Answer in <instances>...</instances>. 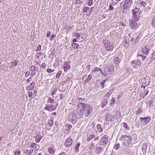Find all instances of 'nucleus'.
<instances>
[{
  "instance_id": "f257e3e1",
  "label": "nucleus",
  "mask_w": 155,
  "mask_h": 155,
  "mask_svg": "<svg viewBox=\"0 0 155 155\" xmlns=\"http://www.w3.org/2000/svg\"><path fill=\"white\" fill-rule=\"evenodd\" d=\"M137 58L135 60H133L131 62V64L134 68H136L137 65H141L142 61L145 60L147 57L143 55L142 54H137Z\"/></svg>"
},
{
  "instance_id": "f03ea898",
  "label": "nucleus",
  "mask_w": 155,
  "mask_h": 155,
  "mask_svg": "<svg viewBox=\"0 0 155 155\" xmlns=\"http://www.w3.org/2000/svg\"><path fill=\"white\" fill-rule=\"evenodd\" d=\"M139 19L132 18V19L130 20L129 25L132 29H136L139 27L140 24L138 21Z\"/></svg>"
},
{
  "instance_id": "7ed1b4c3",
  "label": "nucleus",
  "mask_w": 155,
  "mask_h": 155,
  "mask_svg": "<svg viewBox=\"0 0 155 155\" xmlns=\"http://www.w3.org/2000/svg\"><path fill=\"white\" fill-rule=\"evenodd\" d=\"M85 103H80L78 104L77 107V113L80 116V117H83L84 115L85 107Z\"/></svg>"
},
{
  "instance_id": "20e7f679",
  "label": "nucleus",
  "mask_w": 155,
  "mask_h": 155,
  "mask_svg": "<svg viewBox=\"0 0 155 155\" xmlns=\"http://www.w3.org/2000/svg\"><path fill=\"white\" fill-rule=\"evenodd\" d=\"M120 138L124 141V143L125 144V145L127 146V144L129 145L131 143L132 137L131 136L127 135H122Z\"/></svg>"
},
{
  "instance_id": "39448f33",
  "label": "nucleus",
  "mask_w": 155,
  "mask_h": 155,
  "mask_svg": "<svg viewBox=\"0 0 155 155\" xmlns=\"http://www.w3.org/2000/svg\"><path fill=\"white\" fill-rule=\"evenodd\" d=\"M139 9L137 7H135L132 10V17L136 19H139L140 15V12L139 11Z\"/></svg>"
},
{
  "instance_id": "423d86ee",
  "label": "nucleus",
  "mask_w": 155,
  "mask_h": 155,
  "mask_svg": "<svg viewBox=\"0 0 155 155\" xmlns=\"http://www.w3.org/2000/svg\"><path fill=\"white\" fill-rule=\"evenodd\" d=\"M133 1L132 0H129L125 1L124 4L122 5V2L120 3V8L124 9H127L129 8L131 6Z\"/></svg>"
},
{
  "instance_id": "0eeeda50",
  "label": "nucleus",
  "mask_w": 155,
  "mask_h": 155,
  "mask_svg": "<svg viewBox=\"0 0 155 155\" xmlns=\"http://www.w3.org/2000/svg\"><path fill=\"white\" fill-rule=\"evenodd\" d=\"M68 119L72 124H75L77 121L75 114L73 112H71L68 116Z\"/></svg>"
},
{
  "instance_id": "6e6552de",
  "label": "nucleus",
  "mask_w": 155,
  "mask_h": 155,
  "mask_svg": "<svg viewBox=\"0 0 155 155\" xmlns=\"http://www.w3.org/2000/svg\"><path fill=\"white\" fill-rule=\"evenodd\" d=\"M85 107L84 108L85 111V116L86 117H88L89 116L91 112L92 109L91 106L88 104H85Z\"/></svg>"
},
{
  "instance_id": "1a4fd4ad",
  "label": "nucleus",
  "mask_w": 155,
  "mask_h": 155,
  "mask_svg": "<svg viewBox=\"0 0 155 155\" xmlns=\"http://www.w3.org/2000/svg\"><path fill=\"white\" fill-rule=\"evenodd\" d=\"M140 119L141 120V124L142 126H145L150 122L151 118L150 117H147L143 118L140 117Z\"/></svg>"
},
{
  "instance_id": "9d476101",
  "label": "nucleus",
  "mask_w": 155,
  "mask_h": 155,
  "mask_svg": "<svg viewBox=\"0 0 155 155\" xmlns=\"http://www.w3.org/2000/svg\"><path fill=\"white\" fill-rule=\"evenodd\" d=\"M108 141V137L107 135H104L99 142V144L101 145H104L107 144Z\"/></svg>"
},
{
  "instance_id": "9b49d317",
  "label": "nucleus",
  "mask_w": 155,
  "mask_h": 155,
  "mask_svg": "<svg viewBox=\"0 0 155 155\" xmlns=\"http://www.w3.org/2000/svg\"><path fill=\"white\" fill-rule=\"evenodd\" d=\"M114 71V67L113 66L105 67L104 68V71L105 73L107 74H111Z\"/></svg>"
},
{
  "instance_id": "f8f14e48",
  "label": "nucleus",
  "mask_w": 155,
  "mask_h": 155,
  "mask_svg": "<svg viewBox=\"0 0 155 155\" xmlns=\"http://www.w3.org/2000/svg\"><path fill=\"white\" fill-rule=\"evenodd\" d=\"M150 48V47L147 45H144L143 46L141 49V51L142 53L147 55L146 56H148L147 55L149 52Z\"/></svg>"
},
{
  "instance_id": "ddd939ff",
  "label": "nucleus",
  "mask_w": 155,
  "mask_h": 155,
  "mask_svg": "<svg viewBox=\"0 0 155 155\" xmlns=\"http://www.w3.org/2000/svg\"><path fill=\"white\" fill-rule=\"evenodd\" d=\"M105 47L106 49L108 51H111L114 48L112 44L108 41H107L105 43Z\"/></svg>"
},
{
  "instance_id": "4468645a",
  "label": "nucleus",
  "mask_w": 155,
  "mask_h": 155,
  "mask_svg": "<svg viewBox=\"0 0 155 155\" xmlns=\"http://www.w3.org/2000/svg\"><path fill=\"white\" fill-rule=\"evenodd\" d=\"M73 142V140L70 137H69L65 140V146L66 147H69L72 144Z\"/></svg>"
},
{
  "instance_id": "2eb2a0df",
  "label": "nucleus",
  "mask_w": 155,
  "mask_h": 155,
  "mask_svg": "<svg viewBox=\"0 0 155 155\" xmlns=\"http://www.w3.org/2000/svg\"><path fill=\"white\" fill-rule=\"evenodd\" d=\"M55 108V107H54L52 104H46L45 107V110H47L48 111H50L54 110Z\"/></svg>"
},
{
  "instance_id": "dca6fc26",
  "label": "nucleus",
  "mask_w": 155,
  "mask_h": 155,
  "mask_svg": "<svg viewBox=\"0 0 155 155\" xmlns=\"http://www.w3.org/2000/svg\"><path fill=\"white\" fill-rule=\"evenodd\" d=\"M114 116H113L111 114L108 113L106 116L105 120L108 122L113 121V120L114 118Z\"/></svg>"
},
{
  "instance_id": "f3484780",
  "label": "nucleus",
  "mask_w": 155,
  "mask_h": 155,
  "mask_svg": "<svg viewBox=\"0 0 155 155\" xmlns=\"http://www.w3.org/2000/svg\"><path fill=\"white\" fill-rule=\"evenodd\" d=\"M147 57L146 58L147 61H149L150 59H151V60L155 59V51L153 53L150 54L149 56Z\"/></svg>"
},
{
  "instance_id": "a211bd4d",
  "label": "nucleus",
  "mask_w": 155,
  "mask_h": 155,
  "mask_svg": "<svg viewBox=\"0 0 155 155\" xmlns=\"http://www.w3.org/2000/svg\"><path fill=\"white\" fill-rule=\"evenodd\" d=\"M81 145V143L79 142H78L75 145L74 148L76 152H78L79 151V147Z\"/></svg>"
},
{
  "instance_id": "6ab92c4d",
  "label": "nucleus",
  "mask_w": 155,
  "mask_h": 155,
  "mask_svg": "<svg viewBox=\"0 0 155 155\" xmlns=\"http://www.w3.org/2000/svg\"><path fill=\"white\" fill-rule=\"evenodd\" d=\"M33 151V150L32 149H30L29 150L28 149H25L24 150V152L27 155H31L32 154Z\"/></svg>"
},
{
  "instance_id": "aec40b11",
  "label": "nucleus",
  "mask_w": 155,
  "mask_h": 155,
  "mask_svg": "<svg viewBox=\"0 0 155 155\" xmlns=\"http://www.w3.org/2000/svg\"><path fill=\"white\" fill-rule=\"evenodd\" d=\"M103 150V149L101 147H96L95 150V151L96 153L99 154Z\"/></svg>"
},
{
  "instance_id": "412c9836",
  "label": "nucleus",
  "mask_w": 155,
  "mask_h": 155,
  "mask_svg": "<svg viewBox=\"0 0 155 155\" xmlns=\"http://www.w3.org/2000/svg\"><path fill=\"white\" fill-rule=\"evenodd\" d=\"M35 83L34 82L31 83L29 85V86L27 87V89L28 90H31L33 87L35 85Z\"/></svg>"
},
{
  "instance_id": "4be33fe9",
  "label": "nucleus",
  "mask_w": 155,
  "mask_h": 155,
  "mask_svg": "<svg viewBox=\"0 0 155 155\" xmlns=\"http://www.w3.org/2000/svg\"><path fill=\"white\" fill-rule=\"evenodd\" d=\"M64 64H65V66L64 67V70L66 72L67 70L70 68L71 66L69 64H68L67 62H65Z\"/></svg>"
},
{
  "instance_id": "5701e85b",
  "label": "nucleus",
  "mask_w": 155,
  "mask_h": 155,
  "mask_svg": "<svg viewBox=\"0 0 155 155\" xmlns=\"http://www.w3.org/2000/svg\"><path fill=\"white\" fill-rule=\"evenodd\" d=\"M95 136V134H92L89 136L87 138V142L91 141L92 139L94 138Z\"/></svg>"
},
{
  "instance_id": "b1692460",
  "label": "nucleus",
  "mask_w": 155,
  "mask_h": 155,
  "mask_svg": "<svg viewBox=\"0 0 155 155\" xmlns=\"http://www.w3.org/2000/svg\"><path fill=\"white\" fill-rule=\"evenodd\" d=\"M97 71H100V72L101 74H103V73L102 72V70L99 68L95 67L94 68L93 70L92 71V72H96Z\"/></svg>"
},
{
  "instance_id": "393cba45",
  "label": "nucleus",
  "mask_w": 155,
  "mask_h": 155,
  "mask_svg": "<svg viewBox=\"0 0 155 155\" xmlns=\"http://www.w3.org/2000/svg\"><path fill=\"white\" fill-rule=\"evenodd\" d=\"M41 136L40 135H37L36 137L35 141L37 143H38L41 139Z\"/></svg>"
},
{
  "instance_id": "a878e982",
  "label": "nucleus",
  "mask_w": 155,
  "mask_h": 155,
  "mask_svg": "<svg viewBox=\"0 0 155 155\" xmlns=\"http://www.w3.org/2000/svg\"><path fill=\"white\" fill-rule=\"evenodd\" d=\"M97 128L98 131L99 132H101L102 131L103 129L101 127V124H97Z\"/></svg>"
},
{
  "instance_id": "bb28decb",
  "label": "nucleus",
  "mask_w": 155,
  "mask_h": 155,
  "mask_svg": "<svg viewBox=\"0 0 155 155\" xmlns=\"http://www.w3.org/2000/svg\"><path fill=\"white\" fill-rule=\"evenodd\" d=\"M120 61V60L118 57H116L114 60V62L116 64H118Z\"/></svg>"
},
{
  "instance_id": "cd10ccee",
  "label": "nucleus",
  "mask_w": 155,
  "mask_h": 155,
  "mask_svg": "<svg viewBox=\"0 0 155 155\" xmlns=\"http://www.w3.org/2000/svg\"><path fill=\"white\" fill-rule=\"evenodd\" d=\"M54 149L51 147L48 148V151L51 154H54Z\"/></svg>"
},
{
  "instance_id": "c85d7f7f",
  "label": "nucleus",
  "mask_w": 155,
  "mask_h": 155,
  "mask_svg": "<svg viewBox=\"0 0 155 155\" xmlns=\"http://www.w3.org/2000/svg\"><path fill=\"white\" fill-rule=\"evenodd\" d=\"M107 81V79H105L101 83V88H103L105 87V82Z\"/></svg>"
},
{
  "instance_id": "c756f323",
  "label": "nucleus",
  "mask_w": 155,
  "mask_h": 155,
  "mask_svg": "<svg viewBox=\"0 0 155 155\" xmlns=\"http://www.w3.org/2000/svg\"><path fill=\"white\" fill-rule=\"evenodd\" d=\"M35 146V148H36L37 147V146L38 147L39 145L36 144L35 143H32L31 144V148L34 147ZM27 147L30 148L31 147H29V146H28Z\"/></svg>"
},
{
  "instance_id": "7c9ffc66",
  "label": "nucleus",
  "mask_w": 155,
  "mask_h": 155,
  "mask_svg": "<svg viewBox=\"0 0 155 155\" xmlns=\"http://www.w3.org/2000/svg\"><path fill=\"white\" fill-rule=\"evenodd\" d=\"M107 104V101L106 100H105L101 104V107H104Z\"/></svg>"
},
{
  "instance_id": "2f4dec72",
  "label": "nucleus",
  "mask_w": 155,
  "mask_h": 155,
  "mask_svg": "<svg viewBox=\"0 0 155 155\" xmlns=\"http://www.w3.org/2000/svg\"><path fill=\"white\" fill-rule=\"evenodd\" d=\"M116 101L115 98H113L111 99L110 101V105L113 106V105L114 104Z\"/></svg>"
},
{
  "instance_id": "473e14b6",
  "label": "nucleus",
  "mask_w": 155,
  "mask_h": 155,
  "mask_svg": "<svg viewBox=\"0 0 155 155\" xmlns=\"http://www.w3.org/2000/svg\"><path fill=\"white\" fill-rule=\"evenodd\" d=\"M57 90V87H55L53 88L52 92L51 93L52 95H54L56 94Z\"/></svg>"
},
{
  "instance_id": "72a5a7b5",
  "label": "nucleus",
  "mask_w": 155,
  "mask_h": 155,
  "mask_svg": "<svg viewBox=\"0 0 155 155\" xmlns=\"http://www.w3.org/2000/svg\"><path fill=\"white\" fill-rule=\"evenodd\" d=\"M151 25L153 28H155V18H154L151 21Z\"/></svg>"
},
{
  "instance_id": "f704fd0d",
  "label": "nucleus",
  "mask_w": 155,
  "mask_h": 155,
  "mask_svg": "<svg viewBox=\"0 0 155 155\" xmlns=\"http://www.w3.org/2000/svg\"><path fill=\"white\" fill-rule=\"evenodd\" d=\"M123 127L126 129L128 130L129 129V127L128 126L127 124L125 123H123Z\"/></svg>"
},
{
  "instance_id": "c9c22d12",
  "label": "nucleus",
  "mask_w": 155,
  "mask_h": 155,
  "mask_svg": "<svg viewBox=\"0 0 155 155\" xmlns=\"http://www.w3.org/2000/svg\"><path fill=\"white\" fill-rule=\"evenodd\" d=\"M35 66L34 65H32L29 68V70L30 71H34L35 70Z\"/></svg>"
},
{
  "instance_id": "e433bc0d",
  "label": "nucleus",
  "mask_w": 155,
  "mask_h": 155,
  "mask_svg": "<svg viewBox=\"0 0 155 155\" xmlns=\"http://www.w3.org/2000/svg\"><path fill=\"white\" fill-rule=\"evenodd\" d=\"M93 0H88V5L89 6H91L93 5Z\"/></svg>"
},
{
  "instance_id": "4c0bfd02",
  "label": "nucleus",
  "mask_w": 155,
  "mask_h": 155,
  "mask_svg": "<svg viewBox=\"0 0 155 155\" xmlns=\"http://www.w3.org/2000/svg\"><path fill=\"white\" fill-rule=\"evenodd\" d=\"M30 74V71H27L25 74V76L26 78H27Z\"/></svg>"
},
{
  "instance_id": "58836bf2",
  "label": "nucleus",
  "mask_w": 155,
  "mask_h": 155,
  "mask_svg": "<svg viewBox=\"0 0 155 155\" xmlns=\"http://www.w3.org/2000/svg\"><path fill=\"white\" fill-rule=\"evenodd\" d=\"M41 47L40 45H38L36 48V51H40L41 50Z\"/></svg>"
},
{
  "instance_id": "ea45409f",
  "label": "nucleus",
  "mask_w": 155,
  "mask_h": 155,
  "mask_svg": "<svg viewBox=\"0 0 155 155\" xmlns=\"http://www.w3.org/2000/svg\"><path fill=\"white\" fill-rule=\"evenodd\" d=\"M32 79V78L31 77H30L28 79H27L26 80V84H28L29 83Z\"/></svg>"
},
{
  "instance_id": "a19ab883",
  "label": "nucleus",
  "mask_w": 155,
  "mask_h": 155,
  "mask_svg": "<svg viewBox=\"0 0 155 155\" xmlns=\"http://www.w3.org/2000/svg\"><path fill=\"white\" fill-rule=\"evenodd\" d=\"M61 72H62L61 71H60L58 72V73L56 75V78H58L60 77L61 74Z\"/></svg>"
},
{
  "instance_id": "79ce46f5",
  "label": "nucleus",
  "mask_w": 155,
  "mask_h": 155,
  "mask_svg": "<svg viewBox=\"0 0 155 155\" xmlns=\"http://www.w3.org/2000/svg\"><path fill=\"white\" fill-rule=\"evenodd\" d=\"M28 97H32L33 96V93L31 91H28Z\"/></svg>"
},
{
  "instance_id": "37998d69",
  "label": "nucleus",
  "mask_w": 155,
  "mask_h": 155,
  "mask_svg": "<svg viewBox=\"0 0 155 155\" xmlns=\"http://www.w3.org/2000/svg\"><path fill=\"white\" fill-rule=\"evenodd\" d=\"M120 147V144L119 143H117L114 146V148L116 150H117Z\"/></svg>"
},
{
  "instance_id": "c03bdc74",
  "label": "nucleus",
  "mask_w": 155,
  "mask_h": 155,
  "mask_svg": "<svg viewBox=\"0 0 155 155\" xmlns=\"http://www.w3.org/2000/svg\"><path fill=\"white\" fill-rule=\"evenodd\" d=\"M94 145L92 143H91L90 146H89V148H88V149L89 150H91L93 149L94 147Z\"/></svg>"
},
{
  "instance_id": "a18cd8bd",
  "label": "nucleus",
  "mask_w": 155,
  "mask_h": 155,
  "mask_svg": "<svg viewBox=\"0 0 155 155\" xmlns=\"http://www.w3.org/2000/svg\"><path fill=\"white\" fill-rule=\"evenodd\" d=\"M125 43H129L130 42V40L128 37L126 36L125 37Z\"/></svg>"
},
{
  "instance_id": "49530a36",
  "label": "nucleus",
  "mask_w": 155,
  "mask_h": 155,
  "mask_svg": "<svg viewBox=\"0 0 155 155\" xmlns=\"http://www.w3.org/2000/svg\"><path fill=\"white\" fill-rule=\"evenodd\" d=\"M21 154V151L19 150L16 151L15 152V155H20Z\"/></svg>"
},
{
  "instance_id": "de8ad7c7",
  "label": "nucleus",
  "mask_w": 155,
  "mask_h": 155,
  "mask_svg": "<svg viewBox=\"0 0 155 155\" xmlns=\"http://www.w3.org/2000/svg\"><path fill=\"white\" fill-rule=\"evenodd\" d=\"M68 128L67 129V130H69L71 128H72V125L69 124L67 125Z\"/></svg>"
},
{
  "instance_id": "09e8293b",
  "label": "nucleus",
  "mask_w": 155,
  "mask_h": 155,
  "mask_svg": "<svg viewBox=\"0 0 155 155\" xmlns=\"http://www.w3.org/2000/svg\"><path fill=\"white\" fill-rule=\"evenodd\" d=\"M74 45L73 48H78V47L79 46V45L77 43H73Z\"/></svg>"
},
{
  "instance_id": "8fccbe9b",
  "label": "nucleus",
  "mask_w": 155,
  "mask_h": 155,
  "mask_svg": "<svg viewBox=\"0 0 155 155\" xmlns=\"http://www.w3.org/2000/svg\"><path fill=\"white\" fill-rule=\"evenodd\" d=\"M92 76L91 74L89 75L87 78V80L89 81L92 78Z\"/></svg>"
},
{
  "instance_id": "3c124183",
  "label": "nucleus",
  "mask_w": 155,
  "mask_h": 155,
  "mask_svg": "<svg viewBox=\"0 0 155 155\" xmlns=\"http://www.w3.org/2000/svg\"><path fill=\"white\" fill-rule=\"evenodd\" d=\"M141 5L144 7L146 5V3L145 2H143L141 3Z\"/></svg>"
},
{
  "instance_id": "603ef678",
  "label": "nucleus",
  "mask_w": 155,
  "mask_h": 155,
  "mask_svg": "<svg viewBox=\"0 0 155 155\" xmlns=\"http://www.w3.org/2000/svg\"><path fill=\"white\" fill-rule=\"evenodd\" d=\"M89 9V7H86L83 8V10L84 12H86Z\"/></svg>"
},
{
  "instance_id": "864d4df0",
  "label": "nucleus",
  "mask_w": 155,
  "mask_h": 155,
  "mask_svg": "<svg viewBox=\"0 0 155 155\" xmlns=\"http://www.w3.org/2000/svg\"><path fill=\"white\" fill-rule=\"evenodd\" d=\"M147 148V147L146 146V145L144 146L143 145L142 147V151H144L145 150H146Z\"/></svg>"
},
{
  "instance_id": "5fc2aeb1",
  "label": "nucleus",
  "mask_w": 155,
  "mask_h": 155,
  "mask_svg": "<svg viewBox=\"0 0 155 155\" xmlns=\"http://www.w3.org/2000/svg\"><path fill=\"white\" fill-rule=\"evenodd\" d=\"M35 74H36V72H31V74H30V75L31 76V77L35 75Z\"/></svg>"
},
{
  "instance_id": "6e6d98bb",
  "label": "nucleus",
  "mask_w": 155,
  "mask_h": 155,
  "mask_svg": "<svg viewBox=\"0 0 155 155\" xmlns=\"http://www.w3.org/2000/svg\"><path fill=\"white\" fill-rule=\"evenodd\" d=\"M109 8L110 11H113L114 10L113 7L111 5L109 6Z\"/></svg>"
},
{
  "instance_id": "4d7b16f0",
  "label": "nucleus",
  "mask_w": 155,
  "mask_h": 155,
  "mask_svg": "<svg viewBox=\"0 0 155 155\" xmlns=\"http://www.w3.org/2000/svg\"><path fill=\"white\" fill-rule=\"evenodd\" d=\"M46 66L45 64V63H43L41 65V67L42 68H45Z\"/></svg>"
},
{
  "instance_id": "13d9d810",
  "label": "nucleus",
  "mask_w": 155,
  "mask_h": 155,
  "mask_svg": "<svg viewBox=\"0 0 155 155\" xmlns=\"http://www.w3.org/2000/svg\"><path fill=\"white\" fill-rule=\"evenodd\" d=\"M123 13L124 14H126L127 13V9H123Z\"/></svg>"
},
{
  "instance_id": "bf43d9fd",
  "label": "nucleus",
  "mask_w": 155,
  "mask_h": 155,
  "mask_svg": "<svg viewBox=\"0 0 155 155\" xmlns=\"http://www.w3.org/2000/svg\"><path fill=\"white\" fill-rule=\"evenodd\" d=\"M47 71L48 73H51V69L50 68H48L47 70Z\"/></svg>"
},
{
  "instance_id": "052dcab7",
  "label": "nucleus",
  "mask_w": 155,
  "mask_h": 155,
  "mask_svg": "<svg viewBox=\"0 0 155 155\" xmlns=\"http://www.w3.org/2000/svg\"><path fill=\"white\" fill-rule=\"evenodd\" d=\"M60 99H62L64 97L63 94H61L60 95Z\"/></svg>"
},
{
  "instance_id": "680f3d73",
  "label": "nucleus",
  "mask_w": 155,
  "mask_h": 155,
  "mask_svg": "<svg viewBox=\"0 0 155 155\" xmlns=\"http://www.w3.org/2000/svg\"><path fill=\"white\" fill-rule=\"evenodd\" d=\"M51 35V32L50 31H49V32H48L47 34V37H49Z\"/></svg>"
},
{
  "instance_id": "e2e57ef3",
  "label": "nucleus",
  "mask_w": 155,
  "mask_h": 155,
  "mask_svg": "<svg viewBox=\"0 0 155 155\" xmlns=\"http://www.w3.org/2000/svg\"><path fill=\"white\" fill-rule=\"evenodd\" d=\"M123 45H124V46L125 47H127L128 45H129V44L128 43H126L125 42L124 43V44H123Z\"/></svg>"
},
{
  "instance_id": "0e129e2a",
  "label": "nucleus",
  "mask_w": 155,
  "mask_h": 155,
  "mask_svg": "<svg viewBox=\"0 0 155 155\" xmlns=\"http://www.w3.org/2000/svg\"><path fill=\"white\" fill-rule=\"evenodd\" d=\"M148 91V90H147L146 92H145V93L144 94V96H146L147 94Z\"/></svg>"
},
{
  "instance_id": "69168bd1",
  "label": "nucleus",
  "mask_w": 155,
  "mask_h": 155,
  "mask_svg": "<svg viewBox=\"0 0 155 155\" xmlns=\"http://www.w3.org/2000/svg\"><path fill=\"white\" fill-rule=\"evenodd\" d=\"M59 155H66V154L65 153L63 152L60 153Z\"/></svg>"
},
{
  "instance_id": "338daca9",
  "label": "nucleus",
  "mask_w": 155,
  "mask_h": 155,
  "mask_svg": "<svg viewBox=\"0 0 155 155\" xmlns=\"http://www.w3.org/2000/svg\"><path fill=\"white\" fill-rule=\"evenodd\" d=\"M94 138V140L95 141H97V140L98 139V137H95Z\"/></svg>"
},
{
  "instance_id": "774afa93",
  "label": "nucleus",
  "mask_w": 155,
  "mask_h": 155,
  "mask_svg": "<svg viewBox=\"0 0 155 155\" xmlns=\"http://www.w3.org/2000/svg\"><path fill=\"white\" fill-rule=\"evenodd\" d=\"M72 29V28L71 27H68L67 28V31H69L71 30Z\"/></svg>"
}]
</instances>
